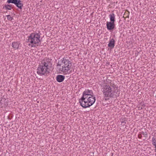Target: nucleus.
I'll return each instance as SVG.
<instances>
[{
	"label": "nucleus",
	"mask_w": 156,
	"mask_h": 156,
	"mask_svg": "<svg viewBox=\"0 0 156 156\" xmlns=\"http://www.w3.org/2000/svg\"><path fill=\"white\" fill-rule=\"evenodd\" d=\"M51 60L49 58H45L42 60L37 69V73L42 76L49 73L48 70L51 66Z\"/></svg>",
	"instance_id": "nucleus-1"
},
{
	"label": "nucleus",
	"mask_w": 156,
	"mask_h": 156,
	"mask_svg": "<svg viewBox=\"0 0 156 156\" xmlns=\"http://www.w3.org/2000/svg\"><path fill=\"white\" fill-rule=\"evenodd\" d=\"M57 66L59 67L58 68L59 71L62 72L64 75L69 74L71 73L72 71L70 70L72 64L69 59L63 58L61 61H58Z\"/></svg>",
	"instance_id": "nucleus-2"
},
{
	"label": "nucleus",
	"mask_w": 156,
	"mask_h": 156,
	"mask_svg": "<svg viewBox=\"0 0 156 156\" xmlns=\"http://www.w3.org/2000/svg\"><path fill=\"white\" fill-rule=\"evenodd\" d=\"M105 100L109 99V98H113L119 96V93L117 94H115L114 90L112 89L108 85L104 86L101 89Z\"/></svg>",
	"instance_id": "nucleus-3"
},
{
	"label": "nucleus",
	"mask_w": 156,
	"mask_h": 156,
	"mask_svg": "<svg viewBox=\"0 0 156 156\" xmlns=\"http://www.w3.org/2000/svg\"><path fill=\"white\" fill-rule=\"evenodd\" d=\"M96 100L95 97L94 96L84 97V99H82L81 98L79 100L80 105L83 108L89 107L92 105Z\"/></svg>",
	"instance_id": "nucleus-4"
},
{
	"label": "nucleus",
	"mask_w": 156,
	"mask_h": 156,
	"mask_svg": "<svg viewBox=\"0 0 156 156\" xmlns=\"http://www.w3.org/2000/svg\"><path fill=\"white\" fill-rule=\"evenodd\" d=\"M28 42L33 45H31L32 47H35L36 44H38L40 42V34L38 33H32L28 37Z\"/></svg>",
	"instance_id": "nucleus-5"
},
{
	"label": "nucleus",
	"mask_w": 156,
	"mask_h": 156,
	"mask_svg": "<svg viewBox=\"0 0 156 156\" xmlns=\"http://www.w3.org/2000/svg\"><path fill=\"white\" fill-rule=\"evenodd\" d=\"M7 3L9 4L13 3L16 6L20 9H22L23 5L20 0H8Z\"/></svg>",
	"instance_id": "nucleus-6"
},
{
	"label": "nucleus",
	"mask_w": 156,
	"mask_h": 156,
	"mask_svg": "<svg viewBox=\"0 0 156 156\" xmlns=\"http://www.w3.org/2000/svg\"><path fill=\"white\" fill-rule=\"evenodd\" d=\"M94 94L92 90H85L83 92V96H82V99H84V97L94 96Z\"/></svg>",
	"instance_id": "nucleus-7"
},
{
	"label": "nucleus",
	"mask_w": 156,
	"mask_h": 156,
	"mask_svg": "<svg viewBox=\"0 0 156 156\" xmlns=\"http://www.w3.org/2000/svg\"><path fill=\"white\" fill-rule=\"evenodd\" d=\"M106 26L108 30L112 31L114 29L115 25V23L107 22L106 23Z\"/></svg>",
	"instance_id": "nucleus-8"
},
{
	"label": "nucleus",
	"mask_w": 156,
	"mask_h": 156,
	"mask_svg": "<svg viewBox=\"0 0 156 156\" xmlns=\"http://www.w3.org/2000/svg\"><path fill=\"white\" fill-rule=\"evenodd\" d=\"M65 78V76L62 75H58L56 77L57 81L59 83L62 82L64 80Z\"/></svg>",
	"instance_id": "nucleus-9"
},
{
	"label": "nucleus",
	"mask_w": 156,
	"mask_h": 156,
	"mask_svg": "<svg viewBox=\"0 0 156 156\" xmlns=\"http://www.w3.org/2000/svg\"><path fill=\"white\" fill-rule=\"evenodd\" d=\"M115 41L114 39L112 38L110 40L108 46L110 48H113L115 46Z\"/></svg>",
	"instance_id": "nucleus-10"
},
{
	"label": "nucleus",
	"mask_w": 156,
	"mask_h": 156,
	"mask_svg": "<svg viewBox=\"0 0 156 156\" xmlns=\"http://www.w3.org/2000/svg\"><path fill=\"white\" fill-rule=\"evenodd\" d=\"M110 22L112 23H115V16L114 13L110 14L109 15Z\"/></svg>",
	"instance_id": "nucleus-11"
},
{
	"label": "nucleus",
	"mask_w": 156,
	"mask_h": 156,
	"mask_svg": "<svg viewBox=\"0 0 156 156\" xmlns=\"http://www.w3.org/2000/svg\"><path fill=\"white\" fill-rule=\"evenodd\" d=\"M19 46V44L17 42H14L12 44V46L15 49H17L18 48Z\"/></svg>",
	"instance_id": "nucleus-12"
},
{
	"label": "nucleus",
	"mask_w": 156,
	"mask_h": 156,
	"mask_svg": "<svg viewBox=\"0 0 156 156\" xmlns=\"http://www.w3.org/2000/svg\"><path fill=\"white\" fill-rule=\"evenodd\" d=\"M6 10H11L12 9L11 5H5L3 7Z\"/></svg>",
	"instance_id": "nucleus-13"
},
{
	"label": "nucleus",
	"mask_w": 156,
	"mask_h": 156,
	"mask_svg": "<svg viewBox=\"0 0 156 156\" xmlns=\"http://www.w3.org/2000/svg\"><path fill=\"white\" fill-rule=\"evenodd\" d=\"M152 144L153 145L155 146L156 145V138L154 137L152 138Z\"/></svg>",
	"instance_id": "nucleus-14"
},
{
	"label": "nucleus",
	"mask_w": 156,
	"mask_h": 156,
	"mask_svg": "<svg viewBox=\"0 0 156 156\" xmlns=\"http://www.w3.org/2000/svg\"><path fill=\"white\" fill-rule=\"evenodd\" d=\"M141 134H142L144 137H147V132H144L143 131H142L140 133Z\"/></svg>",
	"instance_id": "nucleus-15"
},
{
	"label": "nucleus",
	"mask_w": 156,
	"mask_h": 156,
	"mask_svg": "<svg viewBox=\"0 0 156 156\" xmlns=\"http://www.w3.org/2000/svg\"><path fill=\"white\" fill-rule=\"evenodd\" d=\"M6 16H7V19L11 21L13 19V18L10 15H7Z\"/></svg>",
	"instance_id": "nucleus-16"
},
{
	"label": "nucleus",
	"mask_w": 156,
	"mask_h": 156,
	"mask_svg": "<svg viewBox=\"0 0 156 156\" xmlns=\"http://www.w3.org/2000/svg\"><path fill=\"white\" fill-rule=\"evenodd\" d=\"M111 87H112V89L114 90V89H115V85L114 84L111 83L110 84V86Z\"/></svg>",
	"instance_id": "nucleus-17"
},
{
	"label": "nucleus",
	"mask_w": 156,
	"mask_h": 156,
	"mask_svg": "<svg viewBox=\"0 0 156 156\" xmlns=\"http://www.w3.org/2000/svg\"><path fill=\"white\" fill-rule=\"evenodd\" d=\"M142 135H141V134L140 133V134H139L138 135V137L139 138H140V139H141V138H142Z\"/></svg>",
	"instance_id": "nucleus-18"
},
{
	"label": "nucleus",
	"mask_w": 156,
	"mask_h": 156,
	"mask_svg": "<svg viewBox=\"0 0 156 156\" xmlns=\"http://www.w3.org/2000/svg\"><path fill=\"white\" fill-rule=\"evenodd\" d=\"M122 123H124V124H126V122L125 121H123L122 122H121Z\"/></svg>",
	"instance_id": "nucleus-19"
},
{
	"label": "nucleus",
	"mask_w": 156,
	"mask_h": 156,
	"mask_svg": "<svg viewBox=\"0 0 156 156\" xmlns=\"http://www.w3.org/2000/svg\"><path fill=\"white\" fill-rule=\"evenodd\" d=\"M155 146V151H156V145H155V146Z\"/></svg>",
	"instance_id": "nucleus-20"
},
{
	"label": "nucleus",
	"mask_w": 156,
	"mask_h": 156,
	"mask_svg": "<svg viewBox=\"0 0 156 156\" xmlns=\"http://www.w3.org/2000/svg\"><path fill=\"white\" fill-rule=\"evenodd\" d=\"M155 152H156V153H155V156H156V151H155Z\"/></svg>",
	"instance_id": "nucleus-21"
}]
</instances>
